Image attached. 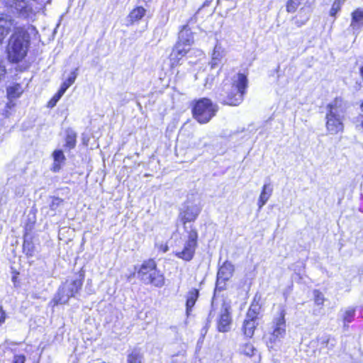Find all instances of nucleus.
<instances>
[{
    "mask_svg": "<svg viewBox=\"0 0 363 363\" xmlns=\"http://www.w3.org/2000/svg\"><path fill=\"white\" fill-rule=\"evenodd\" d=\"M138 278L145 284L162 287L164 284V277L157 269L153 259L145 261L138 271Z\"/></svg>",
    "mask_w": 363,
    "mask_h": 363,
    "instance_id": "nucleus-1",
    "label": "nucleus"
},
{
    "mask_svg": "<svg viewBox=\"0 0 363 363\" xmlns=\"http://www.w3.org/2000/svg\"><path fill=\"white\" fill-rule=\"evenodd\" d=\"M285 310L281 308L272 322L273 330L266 336L268 347L273 349L286 334Z\"/></svg>",
    "mask_w": 363,
    "mask_h": 363,
    "instance_id": "nucleus-2",
    "label": "nucleus"
},
{
    "mask_svg": "<svg viewBox=\"0 0 363 363\" xmlns=\"http://www.w3.org/2000/svg\"><path fill=\"white\" fill-rule=\"evenodd\" d=\"M218 111L216 105L203 98L198 101L193 108V116L199 123H208Z\"/></svg>",
    "mask_w": 363,
    "mask_h": 363,
    "instance_id": "nucleus-3",
    "label": "nucleus"
},
{
    "mask_svg": "<svg viewBox=\"0 0 363 363\" xmlns=\"http://www.w3.org/2000/svg\"><path fill=\"white\" fill-rule=\"evenodd\" d=\"M82 286V281L80 279L67 281L60 286L57 295L52 299L54 305L67 303L71 297H74L79 291Z\"/></svg>",
    "mask_w": 363,
    "mask_h": 363,
    "instance_id": "nucleus-4",
    "label": "nucleus"
},
{
    "mask_svg": "<svg viewBox=\"0 0 363 363\" xmlns=\"http://www.w3.org/2000/svg\"><path fill=\"white\" fill-rule=\"evenodd\" d=\"M23 31L17 28L11 35L7 46L8 58L13 62H18L23 59Z\"/></svg>",
    "mask_w": 363,
    "mask_h": 363,
    "instance_id": "nucleus-5",
    "label": "nucleus"
},
{
    "mask_svg": "<svg viewBox=\"0 0 363 363\" xmlns=\"http://www.w3.org/2000/svg\"><path fill=\"white\" fill-rule=\"evenodd\" d=\"M247 86V77L243 74H238L235 77L231 92L228 95L226 104L230 106H237L240 104Z\"/></svg>",
    "mask_w": 363,
    "mask_h": 363,
    "instance_id": "nucleus-6",
    "label": "nucleus"
},
{
    "mask_svg": "<svg viewBox=\"0 0 363 363\" xmlns=\"http://www.w3.org/2000/svg\"><path fill=\"white\" fill-rule=\"evenodd\" d=\"M198 234L196 230L191 229L188 233V239L182 251L176 253V256L186 261H190L194 255L197 246Z\"/></svg>",
    "mask_w": 363,
    "mask_h": 363,
    "instance_id": "nucleus-7",
    "label": "nucleus"
},
{
    "mask_svg": "<svg viewBox=\"0 0 363 363\" xmlns=\"http://www.w3.org/2000/svg\"><path fill=\"white\" fill-rule=\"evenodd\" d=\"M343 117L332 113H327L325 116V128L328 134L337 135L344 130Z\"/></svg>",
    "mask_w": 363,
    "mask_h": 363,
    "instance_id": "nucleus-8",
    "label": "nucleus"
},
{
    "mask_svg": "<svg viewBox=\"0 0 363 363\" xmlns=\"http://www.w3.org/2000/svg\"><path fill=\"white\" fill-rule=\"evenodd\" d=\"M233 272L234 266L230 262H224L218 272L216 286L223 288L225 281L231 278Z\"/></svg>",
    "mask_w": 363,
    "mask_h": 363,
    "instance_id": "nucleus-9",
    "label": "nucleus"
},
{
    "mask_svg": "<svg viewBox=\"0 0 363 363\" xmlns=\"http://www.w3.org/2000/svg\"><path fill=\"white\" fill-rule=\"evenodd\" d=\"M51 0H32V3L24 6V17L32 19L36 13L39 12L43 6Z\"/></svg>",
    "mask_w": 363,
    "mask_h": 363,
    "instance_id": "nucleus-10",
    "label": "nucleus"
},
{
    "mask_svg": "<svg viewBox=\"0 0 363 363\" xmlns=\"http://www.w3.org/2000/svg\"><path fill=\"white\" fill-rule=\"evenodd\" d=\"M189 51V48L177 43L169 56L171 66L174 67L178 65L180 63L181 60Z\"/></svg>",
    "mask_w": 363,
    "mask_h": 363,
    "instance_id": "nucleus-11",
    "label": "nucleus"
},
{
    "mask_svg": "<svg viewBox=\"0 0 363 363\" xmlns=\"http://www.w3.org/2000/svg\"><path fill=\"white\" fill-rule=\"evenodd\" d=\"M21 262L20 257H14L11 265V281L16 288H21V273L22 272V266Z\"/></svg>",
    "mask_w": 363,
    "mask_h": 363,
    "instance_id": "nucleus-12",
    "label": "nucleus"
},
{
    "mask_svg": "<svg viewBox=\"0 0 363 363\" xmlns=\"http://www.w3.org/2000/svg\"><path fill=\"white\" fill-rule=\"evenodd\" d=\"M347 108V103L341 97H337L327 106V113L340 115L346 111Z\"/></svg>",
    "mask_w": 363,
    "mask_h": 363,
    "instance_id": "nucleus-13",
    "label": "nucleus"
},
{
    "mask_svg": "<svg viewBox=\"0 0 363 363\" xmlns=\"http://www.w3.org/2000/svg\"><path fill=\"white\" fill-rule=\"evenodd\" d=\"M231 324V318L228 307L224 305L219 319L218 320V330L220 332L225 333L230 330Z\"/></svg>",
    "mask_w": 363,
    "mask_h": 363,
    "instance_id": "nucleus-14",
    "label": "nucleus"
},
{
    "mask_svg": "<svg viewBox=\"0 0 363 363\" xmlns=\"http://www.w3.org/2000/svg\"><path fill=\"white\" fill-rule=\"evenodd\" d=\"M177 43L188 48L194 43L192 33L187 25L184 26L182 29L179 31Z\"/></svg>",
    "mask_w": 363,
    "mask_h": 363,
    "instance_id": "nucleus-15",
    "label": "nucleus"
},
{
    "mask_svg": "<svg viewBox=\"0 0 363 363\" xmlns=\"http://www.w3.org/2000/svg\"><path fill=\"white\" fill-rule=\"evenodd\" d=\"M225 50L221 45L220 43H216L214 47V50L212 53V58L211 62V67L213 68L217 66L219 63H220L222 59L225 55Z\"/></svg>",
    "mask_w": 363,
    "mask_h": 363,
    "instance_id": "nucleus-16",
    "label": "nucleus"
},
{
    "mask_svg": "<svg viewBox=\"0 0 363 363\" xmlns=\"http://www.w3.org/2000/svg\"><path fill=\"white\" fill-rule=\"evenodd\" d=\"M272 187L269 184H264L257 201L259 209H261L269 199L270 196H272Z\"/></svg>",
    "mask_w": 363,
    "mask_h": 363,
    "instance_id": "nucleus-17",
    "label": "nucleus"
},
{
    "mask_svg": "<svg viewBox=\"0 0 363 363\" xmlns=\"http://www.w3.org/2000/svg\"><path fill=\"white\" fill-rule=\"evenodd\" d=\"M54 162L52 164V170L54 172L60 171L62 164L65 162V157L62 150H55L52 153Z\"/></svg>",
    "mask_w": 363,
    "mask_h": 363,
    "instance_id": "nucleus-18",
    "label": "nucleus"
},
{
    "mask_svg": "<svg viewBox=\"0 0 363 363\" xmlns=\"http://www.w3.org/2000/svg\"><path fill=\"white\" fill-rule=\"evenodd\" d=\"M13 23L11 20L0 17V43L9 33Z\"/></svg>",
    "mask_w": 363,
    "mask_h": 363,
    "instance_id": "nucleus-19",
    "label": "nucleus"
},
{
    "mask_svg": "<svg viewBox=\"0 0 363 363\" xmlns=\"http://www.w3.org/2000/svg\"><path fill=\"white\" fill-rule=\"evenodd\" d=\"M363 24V9H357L352 13L350 27L353 30L358 29Z\"/></svg>",
    "mask_w": 363,
    "mask_h": 363,
    "instance_id": "nucleus-20",
    "label": "nucleus"
},
{
    "mask_svg": "<svg viewBox=\"0 0 363 363\" xmlns=\"http://www.w3.org/2000/svg\"><path fill=\"white\" fill-rule=\"evenodd\" d=\"M199 297V291L196 289H191L187 294L186 302V314L189 315L191 308L194 306Z\"/></svg>",
    "mask_w": 363,
    "mask_h": 363,
    "instance_id": "nucleus-21",
    "label": "nucleus"
},
{
    "mask_svg": "<svg viewBox=\"0 0 363 363\" xmlns=\"http://www.w3.org/2000/svg\"><path fill=\"white\" fill-rule=\"evenodd\" d=\"M258 323L255 320L245 319L242 326V330L245 336L252 337Z\"/></svg>",
    "mask_w": 363,
    "mask_h": 363,
    "instance_id": "nucleus-22",
    "label": "nucleus"
},
{
    "mask_svg": "<svg viewBox=\"0 0 363 363\" xmlns=\"http://www.w3.org/2000/svg\"><path fill=\"white\" fill-rule=\"evenodd\" d=\"M261 307L258 303H252L246 315L247 320H255L257 322L258 315Z\"/></svg>",
    "mask_w": 363,
    "mask_h": 363,
    "instance_id": "nucleus-23",
    "label": "nucleus"
},
{
    "mask_svg": "<svg viewBox=\"0 0 363 363\" xmlns=\"http://www.w3.org/2000/svg\"><path fill=\"white\" fill-rule=\"evenodd\" d=\"M200 213V209L198 207H190L186 209L184 213L183 218L186 222L194 220Z\"/></svg>",
    "mask_w": 363,
    "mask_h": 363,
    "instance_id": "nucleus-24",
    "label": "nucleus"
},
{
    "mask_svg": "<svg viewBox=\"0 0 363 363\" xmlns=\"http://www.w3.org/2000/svg\"><path fill=\"white\" fill-rule=\"evenodd\" d=\"M145 9L139 6L134 9L129 14L128 18L131 23L140 20L145 14Z\"/></svg>",
    "mask_w": 363,
    "mask_h": 363,
    "instance_id": "nucleus-25",
    "label": "nucleus"
},
{
    "mask_svg": "<svg viewBox=\"0 0 363 363\" xmlns=\"http://www.w3.org/2000/svg\"><path fill=\"white\" fill-rule=\"evenodd\" d=\"M22 92L23 89L20 84H14L7 89V95L11 100L19 97Z\"/></svg>",
    "mask_w": 363,
    "mask_h": 363,
    "instance_id": "nucleus-26",
    "label": "nucleus"
},
{
    "mask_svg": "<svg viewBox=\"0 0 363 363\" xmlns=\"http://www.w3.org/2000/svg\"><path fill=\"white\" fill-rule=\"evenodd\" d=\"M77 71L78 68H76L75 70L71 72L68 79L62 84L60 89L65 92L74 82L78 74Z\"/></svg>",
    "mask_w": 363,
    "mask_h": 363,
    "instance_id": "nucleus-27",
    "label": "nucleus"
},
{
    "mask_svg": "<svg viewBox=\"0 0 363 363\" xmlns=\"http://www.w3.org/2000/svg\"><path fill=\"white\" fill-rule=\"evenodd\" d=\"M37 34L38 31L34 26H28L26 32H24V47L29 42V39L35 38Z\"/></svg>",
    "mask_w": 363,
    "mask_h": 363,
    "instance_id": "nucleus-28",
    "label": "nucleus"
},
{
    "mask_svg": "<svg viewBox=\"0 0 363 363\" xmlns=\"http://www.w3.org/2000/svg\"><path fill=\"white\" fill-rule=\"evenodd\" d=\"M128 363H142V355L137 350H133L128 356Z\"/></svg>",
    "mask_w": 363,
    "mask_h": 363,
    "instance_id": "nucleus-29",
    "label": "nucleus"
},
{
    "mask_svg": "<svg viewBox=\"0 0 363 363\" xmlns=\"http://www.w3.org/2000/svg\"><path fill=\"white\" fill-rule=\"evenodd\" d=\"M301 0H289L286 3V11L289 13H294L301 5Z\"/></svg>",
    "mask_w": 363,
    "mask_h": 363,
    "instance_id": "nucleus-30",
    "label": "nucleus"
},
{
    "mask_svg": "<svg viewBox=\"0 0 363 363\" xmlns=\"http://www.w3.org/2000/svg\"><path fill=\"white\" fill-rule=\"evenodd\" d=\"M255 349L250 343H245L241 347V352L246 356L252 357L255 354Z\"/></svg>",
    "mask_w": 363,
    "mask_h": 363,
    "instance_id": "nucleus-31",
    "label": "nucleus"
},
{
    "mask_svg": "<svg viewBox=\"0 0 363 363\" xmlns=\"http://www.w3.org/2000/svg\"><path fill=\"white\" fill-rule=\"evenodd\" d=\"M8 4L17 12L21 13L23 11V0H8Z\"/></svg>",
    "mask_w": 363,
    "mask_h": 363,
    "instance_id": "nucleus-32",
    "label": "nucleus"
},
{
    "mask_svg": "<svg viewBox=\"0 0 363 363\" xmlns=\"http://www.w3.org/2000/svg\"><path fill=\"white\" fill-rule=\"evenodd\" d=\"M345 0H335L332 5L330 14L331 16H335L337 13L340 10L342 4Z\"/></svg>",
    "mask_w": 363,
    "mask_h": 363,
    "instance_id": "nucleus-33",
    "label": "nucleus"
},
{
    "mask_svg": "<svg viewBox=\"0 0 363 363\" xmlns=\"http://www.w3.org/2000/svg\"><path fill=\"white\" fill-rule=\"evenodd\" d=\"M314 295V301L316 305L323 306L324 304L325 298L323 294L319 291L318 290H315L313 291Z\"/></svg>",
    "mask_w": 363,
    "mask_h": 363,
    "instance_id": "nucleus-34",
    "label": "nucleus"
},
{
    "mask_svg": "<svg viewBox=\"0 0 363 363\" xmlns=\"http://www.w3.org/2000/svg\"><path fill=\"white\" fill-rule=\"evenodd\" d=\"M355 309L350 308H348L344 314L343 320L345 323H350L354 315Z\"/></svg>",
    "mask_w": 363,
    "mask_h": 363,
    "instance_id": "nucleus-35",
    "label": "nucleus"
},
{
    "mask_svg": "<svg viewBox=\"0 0 363 363\" xmlns=\"http://www.w3.org/2000/svg\"><path fill=\"white\" fill-rule=\"evenodd\" d=\"M75 135H69L66 138V145L69 148H73L75 145Z\"/></svg>",
    "mask_w": 363,
    "mask_h": 363,
    "instance_id": "nucleus-36",
    "label": "nucleus"
},
{
    "mask_svg": "<svg viewBox=\"0 0 363 363\" xmlns=\"http://www.w3.org/2000/svg\"><path fill=\"white\" fill-rule=\"evenodd\" d=\"M62 202L63 200L60 198H53L50 204V207L52 209L55 210L58 206L61 205Z\"/></svg>",
    "mask_w": 363,
    "mask_h": 363,
    "instance_id": "nucleus-37",
    "label": "nucleus"
},
{
    "mask_svg": "<svg viewBox=\"0 0 363 363\" xmlns=\"http://www.w3.org/2000/svg\"><path fill=\"white\" fill-rule=\"evenodd\" d=\"M65 94V91L60 89L57 94L54 95V96L52 98V99L55 101L56 103L60 99V98L62 96V95Z\"/></svg>",
    "mask_w": 363,
    "mask_h": 363,
    "instance_id": "nucleus-38",
    "label": "nucleus"
},
{
    "mask_svg": "<svg viewBox=\"0 0 363 363\" xmlns=\"http://www.w3.org/2000/svg\"><path fill=\"white\" fill-rule=\"evenodd\" d=\"M65 94V91L60 89L57 94L54 95V96L52 98V99L55 101L56 103L60 99V98L62 96V95Z\"/></svg>",
    "mask_w": 363,
    "mask_h": 363,
    "instance_id": "nucleus-39",
    "label": "nucleus"
},
{
    "mask_svg": "<svg viewBox=\"0 0 363 363\" xmlns=\"http://www.w3.org/2000/svg\"><path fill=\"white\" fill-rule=\"evenodd\" d=\"M5 313L2 310V306L0 304V324L4 321Z\"/></svg>",
    "mask_w": 363,
    "mask_h": 363,
    "instance_id": "nucleus-40",
    "label": "nucleus"
},
{
    "mask_svg": "<svg viewBox=\"0 0 363 363\" xmlns=\"http://www.w3.org/2000/svg\"><path fill=\"white\" fill-rule=\"evenodd\" d=\"M13 363H23V356L15 357Z\"/></svg>",
    "mask_w": 363,
    "mask_h": 363,
    "instance_id": "nucleus-41",
    "label": "nucleus"
},
{
    "mask_svg": "<svg viewBox=\"0 0 363 363\" xmlns=\"http://www.w3.org/2000/svg\"><path fill=\"white\" fill-rule=\"evenodd\" d=\"M56 104L57 103L51 99L50 101L48 102V106L52 108L56 105Z\"/></svg>",
    "mask_w": 363,
    "mask_h": 363,
    "instance_id": "nucleus-42",
    "label": "nucleus"
}]
</instances>
